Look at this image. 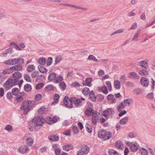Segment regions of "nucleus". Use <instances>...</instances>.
<instances>
[{
    "label": "nucleus",
    "instance_id": "obj_1",
    "mask_svg": "<svg viewBox=\"0 0 155 155\" xmlns=\"http://www.w3.org/2000/svg\"><path fill=\"white\" fill-rule=\"evenodd\" d=\"M35 103L36 102L34 101H31L28 100L27 101H24L20 107L21 110H24V114L25 115L27 114L31 109L34 107Z\"/></svg>",
    "mask_w": 155,
    "mask_h": 155
},
{
    "label": "nucleus",
    "instance_id": "obj_2",
    "mask_svg": "<svg viewBox=\"0 0 155 155\" xmlns=\"http://www.w3.org/2000/svg\"><path fill=\"white\" fill-rule=\"evenodd\" d=\"M111 133L106 131L104 130H101L98 132V136L99 138L103 140H106L109 139L111 136Z\"/></svg>",
    "mask_w": 155,
    "mask_h": 155
},
{
    "label": "nucleus",
    "instance_id": "obj_3",
    "mask_svg": "<svg viewBox=\"0 0 155 155\" xmlns=\"http://www.w3.org/2000/svg\"><path fill=\"white\" fill-rule=\"evenodd\" d=\"M12 77L10 78L12 81V82L15 84L18 82L19 79L22 77L21 73L18 72H16L12 74Z\"/></svg>",
    "mask_w": 155,
    "mask_h": 155
},
{
    "label": "nucleus",
    "instance_id": "obj_4",
    "mask_svg": "<svg viewBox=\"0 0 155 155\" xmlns=\"http://www.w3.org/2000/svg\"><path fill=\"white\" fill-rule=\"evenodd\" d=\"M114 114V111L113 109L108 108L103 111L102 113V115L106 119H108L110 117H112Z\"/></svg>",
    "mask_w": 155,
    "mask_h": 155
},
{
    "label": "nucleus",
    "instance_id": "obj_5",
    "mask_svg": "<svg viewBox=\"0 0 155 155\" xmlns=\"http://www.w3.org/2000/svg\"><path fill=\"white\" fill-rule=\"evenodd\" d=\"M72 98L70 99L67 97L65 96L63 100L64 105L67 108H71L73 106Z\"/></svg>",
    "mask_w": 155,
    "mask_h": 155
},
{
    "label": "nucleus",
    "instance_id": "obj_6",
    "mask_svg": "<svg viewBox=\"0 0 155 155\" xmlns=\"http://www.w3.org/2000/svg\"><path fill=\"white\" fill-rule=\"evenodd\" d=\"M42 119L40 118V117H37L33 119L32 121L34 124L35 127L38 128L39 126H42L44 123Z\"/></svg>",
    "mask_w": 155,
    "mask_h": 155
},
{
    "label": "nucleus",
    "instance_id": "obj_7",
    "mask_svg": "<svg viewBox=\"0 0 155 155\" xmlns=\"http://www.w3.org/2000/svg\"><path fill=\"white\" fill-rule=\"evenodd\" d=\"M90 148L87 146L81 148L77 152V155H84L87 154L89 152Z\"/></svg>",
    "mask_w": 155,
    "mask_h": 155
},
{
    "label": "nucleus",
    "instance_id": "obj_8",
    "mask_svg": "<svg viewBox=\"0 0 155 155\" xmlns=\"http://www.w3.org/2000/svg\"><path fill=\"white\" fill-rule=\"evenodd\" d=\"M10 78L4 84V87L6 89H10L14 86L15 84L12 82Z\"/></svg>",
    "mask_w": 155,
    "mask_h": 155
},
{
    "label": "nucleus",
    "instance_id": "obj_9",
    "mask_svg": "<svg viewBox=\"0 0 155 155\" xmlns=\"http://www.w3.org/2000/svg\"><path fill=\"white\" fill-rule=\"evenodd\" d=\"M72 100L76 107H78L82 105L81 101L79 98L73 97L72 98Z\"/></svg>",
    "mask_w": 155,
    "mask_h": 155
},
{
    "label": "nucleus",
    "instance_id": "obj_10",
    "mask_svg": "<svg viewBox=\"0 0 155 155\" xmlns=\"http://www.w3.org/2000/svg\"><path fill=\"white\" fill-rule=\"evenodd\" d=\"M140 83L144 87H147L149 85V81L148 79L144 77H141L140 78Z\"/></svg>",
    "mask_w": 155,
    "mask_h": 155
},
{
    "label": "nucleus",
    "instance_id": "obj_11",
    "mask_svg": "<svg viewBox=\"0 0 155 155\" xmlns=\"http://www.w3.org/2000/svg\"><path fill=\"white\" fill-rule=\"evenodd\" d=\"M138 66L143 69L145 70L147 69L148 63L147 61H140L138 62Z\"/></svg>",
    "mask_w": 155,
    "mask_h": 155
},
{
    "label": "nucleus",
    "instance_id": "obj_12",
    "mask_svg": "<svg viewBox=\"0 0 155 155\" xmlns=\"http://www.w3.org/2000/svg\"><path fill=\"white\" fill-rule=\"evenodd\" d=\"M96 112H94V110L91 108H87L85 110V114L88 116L94 114Z\"/></svg>",
    "mask_w": 155,
    "mask_h": 155
},
{
    "label": "nucleus",
    "instance_id": "obj_13",
    "mask_svg": "<svg viewBox=\"0 0 155 155\" xmlns=\"http://www.w3.org/2000/svg\"><path fill=\"white\" fill-rule=\"evenodd\" d=\"M92 81V78H86L85 81H83L82 83L84 85L91 86V82Z\"/></svg>",
    "mask_w": 155,
    "mask_h": 155
},
{
    "label": "nucleus",
    "instance_id": "obj_14",
    "mask_svg": "<svg viewBox=\"0 0 155 155\" xmlns=\"http://www.w3.org/2000/svg\"><path fill=\"white\" fill-rule=\"evenodd\" d=\"M56 74L54 72H51L50 73L48 77V80L50 81H54L56 77Z\"/></svg>",
    "mask_w": 155,
    "mask_h": 155
},
{
    "label": "nucleus",
    "instance_id": "obj_15",
    "mask_svg": "<svg viewBox=\"0 0 155 155\" xmlns=\"http://www.w3.org/2000/svg\"><path fill=\"white\" fill-rule=\"evenodd\" d=\"M48 139L50 141H57L59 139V137L56 135L51 134L48 136Z\"/></svg>",
    "mask_w": 155,
    "mask_h": 155
},
{
    "label": "nucleus",
    "instance_id": "obj_16",
    "mask_svg": "<svg viewBox=\"0 0 155 155\" xmlns=\"http://www.w3.org/2000/svg\"><path fill=\"white\" fill-rule=\"evenodd\" d=\"M116 147L117 148L120 149L121 150L123 149L124 146L123 144L120 140H117L116 143Z\"/></svg>",
    "mask_w": 155,
    "mask_h": 155
},
{
    "label": "nucleus",
    "instance_id": "obj_17",
    "mask_svg": "<svg viewBox=\"0 0 155 155\" xmlns=\"http://www.w3.org/2000/svg\"><path fill=\"white\" fill-rule=\"evenodd\" d=\"M58 119H59L58 117H57L55 116H54L52 118L51 117H50L49 118V122L48 123L49 124H52L53 123H55L57 122Z\"/></svg>",
    "mask_w": 155,
    "mask_h": 155
},
{
    "label": "nucleus",
    "instance_id": "obj_18",
    "mask_svg": "<svg viewBox=\"0 0 155 155\" xmlns=\"http://www.w3.org/2000/svg\"><path fill=\"white\" fill-rule=\"evenodd\" d=\"M98 118V116L97 115V112L92 115V122L93 124L95 125L97 124V120Z\"/></svg>",
    "mask_w": 155,
    "mask_h": 155
},
{
    "label": "nucleus",
    "instance_id": "obj_19",
    "mask_svg": "<svg viewBox=\"0 0 155 155\" xmlns=\"http://www.w3.org/2000/svg\"><path fill=\"white\" fill-rule=\"evenodd\" d=\"M138 147V145L135 143L130 146V149L132 151L135 152L137 150Z\"/></svg>",
    "mask_w": 155,
    "mask_h": 155
},
{
    "label": "nucleus",
    "instance_id": "obj_20",
    "mask_svg": "<svg viewBox=\"0 0 155 155\" xmlns=\"http://www.w3.org/2000/svg\"><path fill=\"white\" fill-rule=\"evenodd\" d=\"M55 88V87L51 84H49L47 85L45 88V90L46 91H52L54 90Z\"/></svg>",
    "mask_w": 155,
    "mask_h": 155
},
{
    "label": "nucleus",
    "instance_id": "obj_21",
    "mask_svg": "<svg viewBox=\"0 0 155 155\" xmlns=\"http://www.w3.org/2000/svg\"><path fill=\"white\" fill-rule=\"evenodd\" d=\"M130 75V78H134L135 79H139L140 78L139 76L135 72H133L129 73Z\"/></svg>",
    "mask_w": 155,
    "mask_h": 155
},
{
    "label": "nucleus",
    "instance_id": "obj_22",
    "mask_svg": "<svg viewBox=\"0 0 155 155\" xmlns=\"http://www.w3.org/2000/svg\"><path fill=\"white\" fill-rule=\"evenodd\" d=\"M11 69H12L14 71L15 70L20 71L22 69V66L20 64H18L11 67Z\"/></svg>",
    "mask_w": 155,
    "mask_h": 155
},
{
    "label": "nucleus",
    "instance_id": "obj_23",
    "mask_svg": "<svg viewBox=\"0 0 155 155\" xmlns=\"http://www.w3.org/2000/svg\"><path fill=\"white\" fill-rule=\"evenodd\" d=\"M63 80V78L61 76H58L57 77L56 76L54 81V82L55 83H58Z\"/></svg>",
    "mask_w": 155,
    "mask_h": 155
},
{
    "label": "nucleus",
    "instance_id": "obj_24",
    "mask_svg": "<svg viewBox=\"0 0 155 155\" xmlns=\"http://www.w3.org/2000/svg\"><path fill=\"white\" fill-rule=\"evenodd\" d=\"M59 98V95L57 94H55L54 97V101L52 102V104L55 105L58 103Z\"/></svg>",
    "mask_w": 155,
    "mask_h": 155
},
{
    "label": "nucleus",
    "instance_id": "obj_25",
    "mask_svg": "<svg viewBox=\"0 0 155 155\" xmlns=\"http://www.w3.org/2000/svg\"><path fill=\"white\" fill-rule=\"evenodd\" d=\"M133 101L132 99H125L123 101V103L125 106H129L130 102Z\"/></svg>",
    "mask_w": 155,
    "mask_h": 155
},
{
    "label": "nucleus",
    "instance_id": "obj_26",
    "mask_svg": "<svg viewBox=\"0 0 155 155\" xmlns=\"http://www.w3.org/2000/svg\"><path fill=\"white\" fill-rule=\"evenodd\" d=\"M62 60V57L58 55L57 56L55 60V63H54V65H55L58 63H59Z\"/></svg>",
    "mask_w": 155,
    "mask_h": 155
},
{
    "label": "nucleus",
    "instance_id": "obj_27",
    "mask_svg": "<svg viewBox=\"0 0 155 155\" xmlns=\"http://www.w3.org/2000/svg\"><path fill=\"white\" fill-rule=\"evenodd\" d=\"M73 147L69 145H66L63 146L62 147V149L63 150L68 151L70 150V149H72Z\"/></svg>",
    "mask_w": 155,
    "mask_h": 155
},
{
    "label": "nucleus",
    "instance_id": "obj_28",
    "mask_svg": "<svg viewBox=\"0 0 155 155\" xmlns=\"http://www.w3.org/2000/svg\"><path fill=\"white\" fill-rule=\"evenodd\" d=\"M59 85L60 88L62 91L64 90L66 87V85L65 83L63 81L60 83L59 84Z\"/></svg>",
    "mask_w": 155,
    "mask_h": 155
},
{
    "label": "nucleus",
    "instance_id": "obj_29",
    "mask_svg": "<svg viewBox=\"0 0 155 155\" xmlns=\"http://www.w3.org/2000/svg\"><path fill=\"white\" fill-rule=\"evenodd\" d=\"M128 120V117H126L121 119L120 121V123L121 124H126Z\"/></svg>",
    "mask_w": 155,
    "mask_h": 155
},
{
    "label": "nucleus",
    "instance_id": "obj_30",
    "mask_svg": "<svg viewBox=\"0 0 155 155\" xmlns=\"http://www.w3.org/2000/svg\"><path fill=\"white\" fill-rule=\"evenodd\" d=\"M114 85L115 87L117 89H119L120 87V81L118 80L115 81L114 82Z\"/></svg>",
    "mask_w": 155,
    "mask_h": 155
},
{
    "label": "nucleus",
    "instance_id": "obj_31",
    "mask_svg": "<svg viewBox=\"0 0 155 155\" xmlns=\"http://www.w3.org/2000/svg\"><path fill=\"white\" fill-rule=\"evenodd\" d=\"M35 68L34 65H29L27 68V71L28 72H31L35 70Z\"/></svg>",
    "mask_w": 155,
    "mask_h": 155
},
{
    "label": "nucleus",
    "instance_id": "obj_32",
    "mask_svg": "<svg viewBox=\"0 0 155 155\" xmlns=\"http://www.w3.org/2000/svg\"><path fill=\"white\" fill-rule=\"evenodd\" d=\"M127 80V77L125 75H122L120 78V81L122 84L124 83Z\"/></svg>",
    "mask_w": 155,
    "mask_h": 155
},
{
    "label": "nucleus",
    "instance_id": "obj_33",
    "mask_svg": "<svg viewBox=\"0 0 155 155\" xmlns=\"http://www.w3.org/2000/svg\"><path fill=\"white\" fill-rule=\"evenodd\" d=\"M24 89L26 92L30 91L31 89V85L29 84H25L24 86Z\"/></svg>",
    "mask_w": 155,
    "mask_h": 155
},
{
    "label": "nucleus",
    "instance_id": "obj_34",
    "mask_svg": "<svg viewBox=\"0 0 155 155\" xmlns=\"http://www.w3.org/2000/svg\"><path fill=\"white\" fill-rule=\"evenodd\" d=\"M125 107V105L123 104V102H121L118 105L117 107V109L118 111L120 112Z\"/></svg>",
    "mask_w": 155,
    "mask_h": 155
},
{
    "label": "nucleus",
    "instance_id": "obj_35",
    "mask_svg": "<svg viewBox=\"0 0 155 155\" xmlns=\"http://www.w3.org/2000/svg\"><path fill=\"white\" fill-rule=\"evenodd\" d=\"M140 151L141 155H147L148 154V152L147 150L144 148H141L140 149Z\"/></svg>",
    "mask_w": 155,
    "mask_h": 155
},
{
    "label": "nucleus",
    "instance_id": "obj_36",
    "mask_svg": "<svg viewBox=\"0 0 155 155\" xmlns=\"http://www.w3.org/2000/svg\"><path fill=\"white\" fill-rule=\"evenodd\" d=\"M139 74L142 76H147L148 74V72L144 69L139 71Z\"/></svg>",
    "mask_w": 155,
    "mask_h": 155
},
{
    "label": "nucleus",
    "instance_id": "obj_37",
    "mask_svg": "<svg viewBox=\"0 0 155 155\" xmlns=\"http://www.w3.org/2000/svg\"><path fill=\"white\" fill-rule=\"evenodd\" d=\"M86 128L87 131L89 133H91L92 132V127L89 124L87 123L86 124Z\"/></svg>",
    "mask_w": 155,
    "mask_h": 155
},
{
    "label": "nucleus",
    "instance_id": "obj_38",
    "mask_svg": "<svg viewBox=\"0 0 155 155\" xmlns=\"http://www.w3.org/2000/svg\"><path fill=\"white\" fill-rule=\"evenodd\" d=\"M27 145L31 146L33 143L34 141L33 139L30 137H28L27 139Z\"/></svg>",
    "mask_w": 155,
    "mask_h": 155
},
{
    "label": "nucleus",
    "instance_id": "obj_39",
    "mask_svg": "<svg viewBox=\"0 0 155 155\" xmlns=\"http://www.w3.org/2000/svg\"><path fill=\"white\" fill-rule=\"evenodd\" d=\"M38 68L39 70V71L42 73H45L47 72V70L46 69L41 66H38Z\"/></svg>",
    "mask_w": 155,
    "mask_h": 155
},
{
    "label": "nucleus",
    "instance_id": "obj_40",
    "mask_svg": "<svg viewBox=\"0 0 155 155\" xmlns=\"http://www.w3.org/2000/svg\"><path fill=\"white\" fill-rule=\"evenodd\" d=\"M18 92V89L17 88L15 87L12 89V93L14 95L17 96Z\"/></svg>",
    "mask_w": 155,
    "mask_h": 155
},
{
    "label": "nucleus",
    "instance_id": "obj_41",
    "mask_svg": "<svg viewBox=\"0 0 155 155\" xmlns=\"http://www.w3.org/2000/svg\"><path fill=\"white\" fill-rule=\"evenodd\" d=\"M87 59L89 60H93L95 62H97L98 60L93 55H90L88 56Z\"/></svg>",
    "mask_w": 155,
    "mask_h": 155
},
{
    "label": "nucleus",
    "instance_id": "obj_42",
    "mask_svg": "<svg viewBox=\"0 0 155 155\" xmlns=\"http://www.w3.org/2000/svg\"><path fill=\"white\" fill-rule=\"evenodd\" d=\"M108 153L110 155H118L117 152L112 149L109 150Z\"/></svg>",
    "mask_w": 155,
    "mask_h": 155
},
{
    "label": "nucleus",
    "instance_id": "obj_43",
    "mask_svg": "<svg viewBox=\"0 0 155 155\" xmlns=\"http://www.w3.org/2000/svg\"><path fill=\"white\" fill-rule=\"evenodd\" d=\"M38 61L39 64L42 65H44L46 62V59L44 58H40L38 60Z\"/></svg>",
    "mask_w": 155,
    "mask_h": 155
},
{
    "label": "nucleus",
    "instance_id": "obj_44",
    "mask_svg": "<svg viewBox=\"0 0 155 155\" xmlns=\"http://www.w3.org/2000/svg\"><path fill=\"white\" fill-rule=\"evenodd\" d=\"M82 92L84 95H87L90 92L89 89L87 87H85L83 89Z\"/></svg>",
    "mask_w": 155,
    "mask_h": 155
},
{
    "label": "nucleus",
    "instance_id": "obj_45",
    "mask_svg": "<svg viewBox=\"0 0 155 155\" xmlns=\"http://www.w3.org/2000/svg\"><path fill=\"white\" fill-rule=\"evenodd\" d=\"M24 78L27 81L31 82V81L30 77L28 74H25L24 75Z\"/></svg>",
    "mask_w": 155,
    "mask_h": 155
},
{
    "label": "nucleus",
    "instance_id": "obj_46",
    "mask_svg": "<svg viewBox=\"0 0 155 155\" xmlns=\"http://www.w3.org/2000/svg\"><path fill=\"white\" fill-rule=\"evenodd\" d=\"M44 85V84L42 83H38L36 86V89L37 90L40 89Z\"/></svg>",
    "mask_w": 155,
    "mask_h": 155
},
{
    "label": "nucleus",
    "instance_id": "obj_47",
    "mask_svg": "<svg viewBox=\"0 0 155 155\" xmlns=\"http://www.w3.org/2000/svg\"><path fill=\"white\" fill-rule=\"evenodd\" d=\"M25 147L24 146H21L18 149V151L20 153H23L25 152Z\"/></svg>",
    "mask_w": 155,
    "mask_h": 155
},
{
    "label": "nucleus",
    "instance_id": "obj_48",
    "mask_svg": "<svg viewBox=\"0 0 155 155\" xmlns=\"http://www.w3.org/2000/svg\"><path fill=\"white\" fill-rule=\"evenodd\" d=\"M102 91L104 93L107 94L108 93V91L107 87L104 85L101 89Z\"/></svg>",
    "mask_w": 155,
    "mask_h": 155
},
{
    "label": "nucleus",
    "instance_id": "obj_49",
    "mask_svg": "<svg viewBox=\"0 0 155 155\" xmlns=\"http://www.w3.org/2000/svg\"><path fill=\"white\" fill-rule=\"evenodd\" d=\"M41 97L42 96L40 94H38L36 95L35 97V99L36 101H39L41 99Z\"/></svg>",
    "mask_w": 155,
    "mask_h": 155
},
{
    "label": "nucleus",
    "instance_id": "obj_50",
    "mask_svg": "<svg viewBox=\"0 0 155 155\" xmlns=\"http://www.w3.org/2000/svg\"><path fill=\"white\" fill-rule=\"evenodd\" d=\"M52 62V57H50L48 58L47 61V65H50Z\"/></svg>",
    "mask_w": 155,
    "mask_h": 155
},
{
    "label": "nucleus",
    "instance_id": "obj_51",
    "mask_svg": "<svg viewBox=\"0 0 155 155\" xmlns=\"http://www.w3.org/2000/svg\"><path fill=\"white\" fill-rule=\"evenodd\" d=\"M45 110V108L44 107H42L39 109L38 112L40 114H43L44 113Z\"/></svg>",
    "mask_w": 155,
    "mask_h": 155
},
{
    "label": "nucleus",
    "instance_id": "obj_52",
    "mask_svg": "<svg viewBox=\"0 0 155 155\" xmlns=\"http://www.w3.org/2000/svg\"><path fill=\"white\" fill-rule=\"evenodd\" d=\"M106 84L109 91H111L112 89L111 84L110 81H107L106 82Z\"/></svg>",
    "mask_w": 155,
    "mask_h": 155
},
{
    "label": "nucleus",
    "instance_id": "obj_53",
    "mask_svg": "<svg viewBox=\"0 0 155 155\" xmlns=\"http://www.w3.org/2000/svg\"><path fill=\"white\" fill-rule=\"evenodd\" d=\"M5 129L8 132L12 130V127L9 125H7L6 126Z\"/></svg>",
    "mask_w": 155,
    "mask_h": 155
},
{
    "label": "nucleus",
    "instance_id": "obj_54",
    "mask_svg": "<svg viewBox=\"0 0 155 155\" xmlns=\"http://www.w3.org/2000/svg\"><path fill=\"white\" fill-rule=\"evenodd\" d=\"M139 35L138 33H136L134 35V37L132 39V40L134 41H137L138 40Z\"/></svg>",
    "mask_w": 155,
    "mask_h": 155
},
{
    "label": "nucleus",
    "instance_id": "obj_55",
    "mask_svg": "<svg viewBox=\"0 0 155 155\" xmlns=\"http://www.w3.org/2000/svg\"><path fill=\"white\" fill-rule=\"evenodd\" d=\"M134 92L136 94H140L142 93V91L140 89H137L134 90Z\"/></svg>",
    "mask_w": 155,
    "mask_h": 155
},
{
    "label": "nucleus",
    "instance_id": "obj_56",
    "mask_svg": "<svg viewBox=\"0 0 155 155\" xmlns=\"http://www.w3.org/2000/svg\"><path fill=\"white\" fill-rule=\"evenodd\" d=\"M54 153L56 155H60L61 153V150L59 148H56L55 150Z\"/></svg>",
    "mask_w": 155,
    "mask_h": 155
},
{
    "label": "nucleus",
    "instance_id": "obj_57",
    "mask_svg": "<svg viewBox=\"0 0 155 155\" xmlns=\"http://www.w3.org/2000/svg\"><path fill=\"white\" fill-rule=\"evenodd\" d=\"M38 75V71H35L33 72L31 74V77L32 78H35L36 77H37V76Z\"/></svg>",
    "mask_w": 155,
    "mask_h": 155
},
{
    "label": "nucleus",
    "instance_id": "obj_58",
    "mask_svg": "<svg viewBox=\"0 0 155 155\" xmlns=\"http://www.w3.org/2000/svg\"><path fill=\"white\" fill-rule=\"evenodd\" d=\"M5 63L7 65L11 64L13 65V63L12 62V59L8 60L5 61Z\"/></svg>",
    "mask_w": 155,
    "mask_h": 155
},
{
    "label": "nucleus",
    "instance_id": "obj_59",
    "mask_svg": "<svg viewBox=\"0 0 155 155\" xmlns=\"http://www.w3.org/2000/svg\"><path fill=\"white\" fill-rule=\"evenodd\" d=\"M72 129L74 133H77L78 132V130L77 126H74L72 127Z\"/></svg>",
    "mask_w": 155,
    "mask_h": 155
},
{
    "label": "nucleus",
    "instance_id": "obj_60",
    "mask_svg": "<svg viewBox=\"0 0 155 155\" xmlns=\"http://www.w3.org/2000/svg\"><path fill=\"white\" fill-rule=\"evenodd\" d=\"M147 98L149 99H152L153 97V93H150L147 95Z\"/></svg>",
    "mask_w": 155,
    "mask_h": 155
},
{
    "label": "nucleus",
    "instance_id": "obj_61",
    "mask_svg": "<svg viewBox=\"0 0 155 155\" xmlns=\"http://www.w3.org/2000/svg\"><path fill=\"white\" fill-rule=\"evenodd\" d=\"M5 79V77L3 75H2L0 74V83H2L3 82Z\"/></svg>",
    "mask_w": 155,
    "mask_h": 155
},
{
    "label": "nucleus",
    "instance_id": "obj_62",
    "mask_svg": "<svg viewBox=\"0 0 155 155\" xmlns=\"http://www.w3.org/2000/svg\"><path fill=\"white\" fill-rule=\"evenodd\" d=\"M125 84L127 86L129 87H133L134 85L133 84L132 82L130 81L127 82Z\"/></svg>",
    "mask_w": 155,
    "mask_h": 155
},
{
    "label": "nucleus",
    "instance_id": "obj_63",
    "mask_svg": "<svg viewBox=\"0 0 155 155\" xmlns=\"http://www.w3.org/2000/svg\"><path fill=\"white\" fill-rule=\"evenodd\" d=\"M16 100L17 102H21L23 100V98L22 96H20L17 97Z\"/></svg>",
    "mask_w": 155,
    "mask_h": 155
},
{
    "label": "nucleus",
    "instance_id": "obj_64",
    "mask_svg": "<svg viewBox=\"0 0 155 155\" xmlns=\"http://www.w3.org/2000/svg\"><path fill=\"white\" fill-rule=\"evenodd\" d=\"M155 23V19H154L151 22V23L147 24L146 27H148L150 26H152L154 23Z\"/></svg>",
    "mask_w": 155,
    "mask_h": 155
}]
</instances>
